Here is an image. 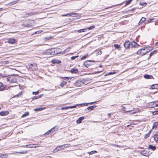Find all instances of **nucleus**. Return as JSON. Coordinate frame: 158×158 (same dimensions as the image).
Instances as JSON below:
<instances>
[{"label":"nucleus","instance_id":"f257e3e1","mask_svg":"<svg viewBox=\"0 0 158 158\" xmlns=\"http://www.w3.org/2000/svg\"><path fill=\"white\" fill-rule=\"evenodd\" d=\"M5 79L6 81L11 83H15L17 81V79L16 78L13 76H11L8 78L6 77Z\"/></svg>","mask_w":158,"mask_h":158},{"label":"nucleus","instance_id":"f03ea898","mask_svg":"<svg viewBox=\"0 0 158 158\" xmlns=\"http://www.w3.org/2000/svg\"><path fill=\"white\" fill-rule=\"evenodd\" d=\"M148 48L147 47H145L144 48L139 49L138 51L136 53L138 55H140L141 56H143L145 55V54L148 53V51H147L145 52H142L143 51H145V48Z\"/></svg>","mask_w":158,"mask_h":158},{"label":"nucleus","instance_id":"7ed1b4c3","mask_svg":"<svg viewBox=\"0 0 158 158\" xmlns=\"http://www.w3.org/2000/svg\"><path fill=\"white\" fill-rule=\"evenodd\" d=\"M84 84V81L81 79L77 80L75 83V85L77 87L81 86Z\"/></svg>","mask_w":158,"mask_h":158},{"label":"nucleus","instance_id":"20e7f679","mask_svg":"<svg viewBox=\"0 0 158 158\" xmlns=\"http://www.w3.org/2000/svg\"><path fill=\"white\" fill-rule=\"evenodd\" d=\"M149 106L150 108H153L158 106V101H155L149 103Z\"/></svg>","mask_w":158,"mask_h":158},{"label":"nucleus","instance_id":"39448f33","mask_svg":"<svg viewBox=\"0 0 158 158\" xmlns=\"http://www.w3.org/2000/svg\"><path fill=\"white\" fill-rule=\"evenodd\" d=\"M37 69V67L36 64L35 63L31 64L29 65V69L32 71L36 70Z\"/></svg>","mask_w":158,"mask_h":158},{"label":"nucleus","instance_id":"423d86ee","mask_svg":"<svg viewBox=\"0 0 158 158\" xmlns=\"http://www.w3.org/2000/svg\"><path fill=\"white\" fill-rule=\"evenodd\" d=\"M92 62L91 60H87L84 63V65L87 68L89 67V66L92 65Z\"/></svg>","mask_w":158,"mask_h":158},{"label":"nucleus","instance_id":"0eeeda50","mask_svg":"<svg viewBox=\"0 0 158 158\" xmlns=\"http://www.w3.org/2000/svg\"><path fill=\"white\" fill-rule=\"evenodd\" d=\"M62 146V145H61L56 147V148L53 150V152L56 153L58 151L64 150V149Z\"/></svg>","mask_w":158,"mask_h":158},{"label":"nucleus","instance_id":"6e6552de","mask_svg":"<svg viewBox=\"0 0 158 158\" xmlns=\"http://www.w3.org/2000/svg\"><path fill=\"white\" fill-rule=\"evenodd\" d=\"M130 44V41L127 40L124 43V46L126 49H128L129 48Z\"/></svg>","mask_w":158,"mask_h":158},{"label":"nucleus","instance_id":"1a4fd4ad","mask_svg":"<svg viewBox=\"0 0 158 158\" xmlns=\"http://www.w3.org/2000/svg\"><path fill=\"white\" fill-rule=\"evenodd\" d=\"M47 55H53L54 53V51L53 49L48 50L45 53Z\"/></svg>","mask_w":158,"mask_h":158},{"label":"nucleus","instance_id":"9d476101","mask_svg":"<svg viewBox=\"0 0 158 158\" xmlns=\"http://www.w3.org/2000/svg\"><path fill=\"white\" fill-rule=\"evenodd\" d=\"M76 107V106H66L65 107H62L61 109V110H64L65 109H68L70 108H73Z\"/></svg>","mask_w":158,"mask_h":158},{"label":"nucleus","instance_id":"9b49d317","mask_svg":"<svg viewBox=\"0 0 158 158\" xmlns=\"http://www.w3.org/2000/svg\"><path fill=\"white\" fill-rule=\"evenodd\" d=\"M140 154L145 156H147L149 155V153L145 150H143L140 152Z\"/></svg>","mask_w":158,"mask_h":158},{"label":"nucleus","instance_id":"f8f14e48","mask_svg":"<svg viewBox=\"0 0 158 158\" xmlns=\"http://www.w3.org/2000/svg\"><path fill=\"white\" fill-rule=\"evenodd\" d=\"M84 119V117L83 116L79 118L76 121V123L77 124L81 123L82 120Z\"/></svg>","mask_w":158,"mask_h":158},{"label":"nucleus","instance_id":"ddd939ff","mask_svg":"<svg viewBox=\"0 0 158 158\" xmlns=\"http://www.w3.org/2000/svg\"><path fill=\"white\" fill-rule=\"evenodd\" d=\"M70 72L72 73H76L78 72V70L76 68H73L71 69Z\"/></svg>","mask_w":158,"mask_h":158},{"label":"nucleus","instance_id":"4468645a","mask_svg":"<svg viewBox=\"0 0 158 158\" xmlns=\"http://www.w3.org/2000/svg\"><path fill=\"white\" fill-rule=\"evenodd\" d=\"M9 112L8 111H3L1 112V116H5L8 114Z\"/></svg>","mask_w":158,"mask_h":158},{"label":"nucleus","instance_id":"2eb2a0df","mask_svg":"<svg viewBox=\"0 0 158 158\" xmlns=\"http://www.w3.org/2000/svg\"><path fill=\"white\" fill-rule=\"evenodd\" d=\"M148 148L153 151H154L156 149V147L155 146L149 145H148Z\"/></svg>","mask_w":158,"mask_h":158},{"label":"nucleus","instance_id":"dca6fc26","mask_svg":"<svg viewBox=\"0 0 158 158\" xmlns=\"http://www.w3.org/2000/svg\"><path fill=\"white\" fill-rule=\"evenodd\" d=\"M8 43L11 44H13L15 42V40L13 38H10L8 41Z\"/></svg>","mask_w":158,"mask_h":158},{"label":"nucleus","instance_id":"f3484780","mask_svg":"<svg viewBox=\"0 0 158 158\" xmlns=\"http://www.w3.org/2000/svg\"><path fill=\"white\" fill-rule=\"evenodd\" d=\"M77 13H68L66 14H64L62 15L63 16H70L72 15H76Z\"/></svg>","mask_w":158,"mask_h":158},{"label":"nucleus","instance_id":"a211bd4d","mask_svg":"<svg viewBox=\"0 0 158 158\" xmlns=\"http://www.w3.org/2000/svg\"><path fill=\"white\" fill-rule=\"evenodd\" d=\"M131 45L134 47H137L139 46L138 44L134 41L131 42Z\"/></svg>","mask_w":158,"mask_h":158},{"label":"nucleus","instance_id":"6ab92c4d","mask_svg":"<svg viewBox=\"0 0 158 158\" xmlns=\"http://www.w3.org/2000/svg\"><path fill=\"white\" fill-rule=\"evenodd\" d=\"M96 107V106L95 105L90 106L87 107V109L88 110H93L94 108Z\"/></svg>","mask_w":158,"mask_h":158},{"label":"nucleus","instance_id":"aec40b11","mask_svg":"<svg viewBox=\"0 0 158 158\" xmlns=\"http://www.w3.org/2000/svg\"><path fill=\"white\" fill-rule=\"evenodd\" d=\"M144 77L145 79H152L153 77L152 75H148L147 74L144 75Z\"/></svg>","mask_w":158,"mask_h":158},{"label":"nucleus","instance_id":"412c9836","mask_svg":"<svg viewBox=\"0 0 158 158\" xmlns=\"http://www.w3.org/2000/svg\"><path fill=\"white\" fill-rule=\"evenodd\" d=\"M158 126V123L157 122H155L152 126V129L154 128H156Z\"/></svg>","mask_w":158,"mask_h":158},{"label":"nucleus","instance_id":"4be33fe9","mask_svg":"<svg viewBox=\"0 0 158 158\" xmlns=\"http://www.w3.org/2000/svg\"><path fill=\"white\" fill-rule=\"evenodd\" d=\"M45 108V107H42L40 108H37L34 109V110L35 111H41L43 110Z\"/></svg>","mask_w":158,"mask_h":158},{"label":"nucleus","instance_id":"5701e85b","mask_svg":"<svg viewBox=\"0 0 158 158\" xmlns=\"http://www.w3.org/2000/svg\"><path fill=\"white\" fill-rule=\"evenodd\" d=\"M62 147L64 149L65 148H67L71 147V145L69 144H66L64 145H62Z\"/></svg>","mask_w":158,"mask_h":158},{"label":"nucleus","instance_id":"b1692460","mask_svg":"<svg viewBox=\"0 0 158 158\" xmlns=\"http://www.w3.org/2000/svg\"><path fill=\"white\" fill-rule=\"evenodd\" d=\"M52 62L53 64L60 63V62H61V61L55 59L52 60Z\"/></svg>","mask_w":158,"mask_h":158},{"label":"nucleus","instance_id":"393cba45","mask_svg":"<svg viewBox=\"0 0 158 158\" xmlns=\"http://www.w3.org/2000/svg\"><path fill=\"white\" fill-rule=\"evenodd\" d=\"M146 19L144 17H142L141 20H140L139 23V24H141L144 21L146 20Z\"/></svg>","mask_w":158,"mask_h":158},{"label":"nucleus","instance_id":"a878e982","mask_svg":"<svg viewBox=\"0 0 158 158\" xmlns=\"http://www.w3.org/2000/svg\"><path fill=\"white\" fill-rule=\"evenodd\" d=\"M151 88L152 89H156L158 88V84H154L152 85Z\"/></svg>","mask_w":158,"mask_h":158},{"label":"nucleus","instance_id":"bb28decb","mask_svg":"<svg viewBox=\"0 0 158 158\" xmlns=\"http://www.w3.org/2000/svg\"><path fill=\"white\" fill-rule=\"evenodd\" d=\"M29 114V113L28 112H25L21 117V118H24V117H25L28 115Z\"/></svg>","mask_w":158,"mask_h":158},{"label":"nucleus","instance_id":"cd10ccee","mask_svg":"<svg viewBox=\"0 0 158 158\" xmlns=\"http://www.w3.org/2000/svg\"><path fill=\"white\" fill-rule=\"evenodd\" d=\"M66 84L67 82L66 81H63L62 82L60 83V85L61 87H63L64 85H66Z\"/></svg>","mask_w":158,"mask_h":158},{"label":"nucleus","instance_id":"c85d7f7f","mask_svg":"<svg viewBox=\"0 0 158 158\" xmlns=\"http://www.w3.org/2000/svg\"><path fill=\"white\" fill-rule=\"evenodd\" d=\"M8 157V155L7 154H1V157L2 158H7Z\"/></svg>","mask_w":158,"mask_h":158},{"label":"nucleus","instance_id":"c756f323","mask_svg":"<svg viewBox=\"0 0 158 158\" xmlns=\"http://www.w3.org/2000/svg\"><path fill=\"white\" fill-rule=\"evenodd\" d=\"M3 84L1 82V91H3L5 90V87L2 85Z\"/></svg>","mask_w":158,"mask_h":158},{"label":"nucleus","instance_id":"7c9ffc66","mask_svg":"<svg viewBox=\"0 0 158 158\" xmlns=\"http://www.w3.org/2000/svg\"><path fill=\"white\" fill-rule=\"evenodd\" d=\"M53 129H51L50 130L48 131H47L44 134V135H45L46 134H51V131L53 130Z\"/></svg>","mask_w":158,"mask_h":158},{"label":"nucleus","instance_id":"2f4dec72","mask_svg":"<svg viewBox=\"0 0 158 158\" xmlns=\"http://www.w3.org/2000/svg\"><path fill=\"white\" fill-rule=\"evenodd\" d=\"M154 139L156 142L158 143V134H156L155 135Z\"/></svg>","mask_w":158,"mask_h":158},{"label":"nucleus","instance_id":"473e14b6","mask_svg":"<svg viewBox=\"0 0 158 158\" xmlns=\"http://www.w3.org/2000/svg\"><path fill=\"white\" fill-rule=\"evenodd\" d=\"M114 47L116 49H118L120 48V46L117 44H114ZM119 50H120V49H119Z\"/></svg>","mask_w":158,"mask_h":158},{"label":"nucleus","instance_id":"72a5a7b5","mask_svg":"<svg viewBox=\"0 0 158 158\" xmlns=\"http://www.w3.org/2000/svg\"><path fill=\"white\" fill-rule=\"evenodd\" d=\"M87 30V29H81L79 30L78 31V32L79 33H81L83 32H85Z\"/></svg>","mask_w":158,"mask_h":158},{"label":"nucleus","instance_id":"f704fd0d","mask_svg":"<svg viewBox=\"0 0 158 158\" xmlns=\"http://www.w3.org/2000/svg\"><path fill=\"white\" fill-rule=\"evenodd\" d=\"M102 51L100 50H98L97 52H96V55H101L102 54Z\"/></svg>","mask_w":158,"mask_h":158},{"label":"nucleus","instance_id":"c9c22d12","mask_svg":"<svg viewBox=\"0 0 158 158\" xmlns=\"http://www.w3.org/2000/svg\"><path fill=\"white\" fill-rule=\"evenodd\" d=\"M96 102H89V103H85V106H87L88 105H92L93 104L95 103Z\"/></svg>","mask_w":158,"mask_h":158},{"label":"nucleus","instance_id":"e433bc0d","mask_svg":"<svg viewBox=\"0 0 158 158\" xmlns=\"http://www.w3.org/2000/svg\"><path fill=\"white\" fill-rule=\"evenodd\" d=\"M97 152L96 151H91L89 152V153L90 154V155H92L93 154H94V153H96Z\"/></svg>","mask_w":158,"mask_h":158},{"label":"nucleus","instance_id":"4c0bfd02","mask_svg":"<svg viewBox=\"0 0 158 158\" xmlns=\"http://www.w3.org/2000/svg\"><path fill=\"white\" fill-rule=\"evenodd\" d=\"M132 1V0H129L128 1H127L126 2V5H128Z\"/></svg>","mask_w":158,"mask_h":158},{"label":"nucleus","instance_id":"58836bf2","mask_svg":"<svg viewBox=\"0 0 158 158\" xmlns=\"http://www.w3.org/2000/svg\"><path fill=\"white\" fill-rule=\"evenodd\" d=\"M18 2V0H16V1H15L11 2L10 3V4L12 5H13V4H15L16 3H17Z\"/></svg>","mask_w":158,"mask_h":158},{"label":"nucleus","instance_id":"ea45409f","mask_svg":"<svg viewBox=\"0 0 158 158\" xmlns=\"http://www.w3.org/2000/svg\"><path fill=\"white\" fill-rule=\"evenodd\" d=\"M87 56H88V55H85V56H83L82 57H81V60H84L86 58V57Z\"/></svg>","mask_w":158,"mask_h":158},{"label":"nucleus","instance_id":"a19ab883","mask_svg":"<svg viewBox=\"0 0 158 158\" xmlns=\"http://www.w3.org/2000/svg\"><path fill=\"white\" fill-rule=\"evenodd\" d=\"M95 27L94 26H92L90 27H89L87 29L89 30H90L91 29H93Z\"/></svg>","mask_w":158,"mask_h":158},{"label":"nucleus","instance_id":"79ce46f5","mask_svg":"<svg viewBox=\"0 0 158 158\" xmlns=\"http://www.w3.org/2000/svg\"><path fill=\"white\" fill-rule=\"evenodd\" d=\"M27 151H23V152H18V153H20V154H26V153H27Z\"/></svg>","mask_w":158,"mask_h":158},{"label":"nucleus","instance_id":"37998d69","mask_svg":"<svg viewBox=\"0 0 158 158\" xmlns=\"http://www.w3.org/2000/svg\"><path fill=\"white\" fill-rule=\"evenodd\" d=\"M23 25L26 27H28L30 26V25L28 24H23Z\"/></svg>","mask_w":158,"mask_h":158},{"label":"nucleus","instance_id":"c03bdc74","mask_svg":"<svg viewBox=\"0 0 158 158\" xmlns=\"http://www.w3.org/2000/svg\"><path fill=\"white\" fill-rule=\"evenodd\" d=\"M26 147L27 148H33V146H32L31 145H27L26 146Z\"/></svg>","mask_w":158,"mask_h":158},{"label":"nucleus","instance_id":"a18cd8bd","mask_svg":"<svg viewBox=\"0 0 158 158\" xmlns=\"http://www.w3.org/2000/svg\"><path fill=\"white\" fill-rule=\"evenodd\" d=\"M0 76H1V77H7V76H9L8 75H7V74H1V75H0Z\"/></svg>","mask_w":158,"mask_h":158},{"label":"nucleus","instance_id":"49530a36","mask_svg":"<svg viewBox=\"0 0 158 158\" xmlns=\"http://www.w3.org/2000/svg\"><path fill=\"white\" fill-rule=\"evenodd\" d=\"M78 56H72V57H71V59L72 60H73L75 59V58H76Z\"/></svg>","mask_w":158,"mask_h":158},{"label":"nucleus","instance_id":"de8ad7c7","mask_svg":"<svg viewBox=\"0 0 158 158\" xmlns=\"http://www.w3.org/2000/svg\"><path fill=\"white\" fill-rule=\"evenodd\" d=\"M85 103H81V104H77L76 105H75V106H85Z\"/></svg>","mask_w":158,"mask_h":158},{"label":"nucleus","instance_id":"09e8293b","mask_svg":"<svg viewBox=\"0 0 158 158\" xmlns=\"http://www.w3.org/2000/svg\"><path fill=\"white\" fill-rule=\"evenodd\" d=\"M62 78H63L64 80L66 81L69 80L70 78V77H63Z\"/></svg>","mask_w":158,"mask_h":158},{"label":"nucleus","instance_id":"8fccbe9b","mask_svg":"<svg viewBox=\"0 0 158 158\" xmlns=\"http://www.w3.org/2000/svg\"><path fill=\"white\" fill-rule=\"evenodd\" d=\"M39 93V92L38 91H37L36 92H32V94H35V95H37V94H38Z\"/></svg>","mask_w":158,"mask_h":158},{"label":"nucleus","instance_id":"3c124183","mask_svg":"<svg viewBox=\"0 0 158 158\" xmlns=\"http://www.w3.org/2000/svg\"><path fill=\"white\" fill-rule=\"evenodd\" d=\"M158 110H156V111H155L154 112H153V114L156 115V114H158Z\"/></svg>","mask_w":158,"mask_h":158},{"label":"nucleus","instance_id":"603ef678","mask_svg":"<svg viewBox=\"0 0 158 158\" xmlns=\"http://www.w3.org/2000/svg\"><path fill=\"white\" fill-rule=\"evenodd\" d=\"M55 127H53V128H52V129H53V130L51 131V134L55 132Z\"/></svg>","mask_w":158,"mask_h":158},{"label":"nucleus","instance_id":"864d4df0","mask_svg":"<svg viewBox=\"0 0 158 158\" xmlns=\"http://www.w3.org/2000/svg\"><path fill=\"white\" fill-rule=\"evenodd\" d=\"M149 135L147 133L145 134L144 135L145 138H147L149 136Z\"/></svg>","mask_w":158,"mask_h":158},{"label":"nucleus","instance_id":"5fc2aeb1","mask_svg":"<svg viewBox=\"0 0 158 158\" xmlns=\"http://www.w3.org/2000/svg\"><path fill=\"white\" fill-rule=\"evenodd\" d=\"M32 15V14L31 13H28L27 14V15L25 16V17H28L29 16H31Z\"/></svg>","mask_w":158,"mask_h":158},{"label":"nucleus","instance_id":"6e6d98bb","mask_svg":"<svg viewBox=\"0 0 158 158\" xmlns=\"http://www.w3.org/2000/svg\"><path fill=\"white\" fill-rule=\"evenodd\" d=\"M135 8H134L132 9L129 10L128 11H133L135 10Z\"/></svg>","mask_w":158,"mask_h":158},{"label":"nucleus","instance_id":"4d7b16f0","mask_svg":"<svg viewBox=\"0 0 158 158\" xmlns=\"http://www.w3.org/2000/svg\"><path fill=\"white\" fill-rule=\"evenodd\" d=\"M147 47L148 48H145V49H147V50H149V51H151L152 50V48L151 47Z\"/></svg>","mask_w":158,"mask_h":158},{"label":"nucleus","instance_id":"13d9d810","mask_svg":"<svg viewBox=\"0 0 158 158\" xmlns=\"http://www.w3.org/2000/svg\"><path fill=\"white\" fill-rule=\"evenodd\" d=\"M22 93L20 92L18 94L15 96V97H18Z\"/></svg>","mask_w":158,"mask_h":158},{"label":"nucleus","instance_id":"bf43d9fd","mask_svg":"<svg viewBox=\"0 0 158 158\" xmlns=\"http://www.w3.org/2000/svg\"><path fill=\"white\" fill-rule=\"evenodd\" d=\"M154 53V52H152L150 55V57H151Z\"/></svg>","mask_w":158,"mask_h":158},{"label":"nucleus","instance_id":"052dcab7","mask_svg":"<svg viewBox=\"0 0 158 158\" xmlns=\"http://www.w3.org/2000/svg\"><path fill=\"white\" fill-rule=\"evenodd\" d=\"M152 20V19H149L148 21V23H149L151 22Z\"/></svg>","mask_w":158,"mask_h":158},{"label":"nucleus","instance_id":"680f3d73","mask_svg":"<svg viewBox=\"0 0 158 158\" xmlns=\"http://www.w3.org/2000/svg\"><path fill=\"white\" fill-rule=\"evenodd\" d=\"M38 97L37 96H35V97H34L33 98V99H38Z\"/></svg>","mask_w":158,"mask_h":158},{"label":"nucleus","instance_id":"e2e57ef3","mask_svg":"<svg viewBox=\"0 0 158 158\" xmlns=\"http://www.w3.org/2000/svg\"><path fill=\"white\" fill-rule=\"evenodd\" d=\"M6 62H4V61H2V62H1V65L2 64H5V63H6Z\"/></svg>","mask_w":158,"mask_h":158},{"label":"nucleus","instance_id":"0e129e2a","mask_svg":"<svg viewBox=\"0 0 158 158\" xmlns=\"http://www.w3.org/2000/svg\"><path fill=\"white\" fill-rule=\"evenodd\" d=\"M114 73H112V72H110L107 75H111Z\"/></svg>","mask_w":158,"mask_h":158},{"label":"nucleus","instance_id":"69168bd1","mask_svg":"<svg viewBox=\"0 0 158 158\" xmlns=\"http://www.w3.org/2000/svg\"><path fill=\"white\" fill-rule=\"evenodd\" d=\"M107 115H108V117H110L111 116V114L110 113H109Z\"/></svg>","mask_w":158,"mask_h":158},{"label":"nucleus","instance_id":"338daca9","mask_svg":"<svg viewBox=\"0 0 158 158\" xmlns=\"http://www.w3.org/2000/svg\"><path fill=\"white\" fill-rule=\"evenodd\" d=\"M152 130H150L148 133L149 135H150V134Z\"/></svg>","mask_w":158,"mask_h":158},{"label":"nucleus","instance_id":"774afa93","mask_svg":"<svg viewBox=\"0 0 158 158\" xmlns=\"http://www.w3.org/2000/svg\"><path fill=\"white\" fill-rule=\"evenodd\" d=\"M152 130H150L148 133L149 135H150V134Z\"/></svg>","mask_w":158,"mask_h":158}]
</instances>
